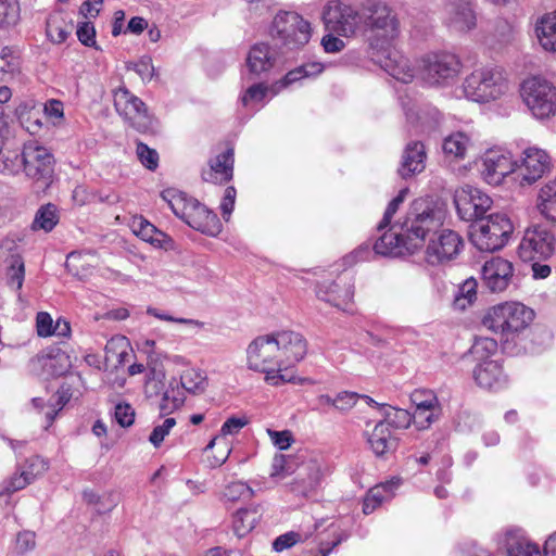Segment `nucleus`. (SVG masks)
<instances>
[{"label":"nucleus","mask_w":556,"mask_h":556,"mask_svg":"<svg viewBox=\"0 0 556 556\" xmlns=\"http://www.w3.org/2000/svg\"><path fill=\"white\" fill-rule=\"evenodd\" d=\"M363 21L370 33V58L375 65L389 68L396 65L390 43L399 36L400 22L393 10L382 1H368L362 8Z\"/></svg>","instance_id":"f257e3e1"},{"label":"nucleus","mask_w":556,"mask_h":556,"mask_svg":"<svg viewBox=\"0 0 556 556\" xmlns=\"http://www.w3.org/2000/svg\"><path fill=\"white\" fill-rule=\"evenodd\" d=\"M397 225L408 244V253L412 254L422 247L427 237L442 228L443 215L431 201L419 198L413 201L404 220Z\"/></svg>","instance_id":"f03ea898"},{"label":"nucleus","mask_w":556,"mask_h":556,"mask_svg":"<svg viewBox=\"0 0 556 556\" xmlns=\"http://www.w3.org/2000/svg\"><path fill=\"white\" fill-rule=\"evenodd\" d=\"M161 197L173 213L189 227L211 237L220 233L223 226L217 214L197 199L174 188L163 190Z\"/></svg>","instance_id":"7ed1b4c3"},{"label":"nucleus","mask_w":556,"mask_h":556,"mask_svg":"<svg viewBox=\"0 0 556 556\" xmlns=\"http://www.w3.org/2000/svg\"><path fill=\"white\" fill-rule=\"evenodd\" d=\"M534 312L519 302H506L491 307L482 324L501 339L508 342L515 334L525 330L533 320Z\"/></svg>","instance_id":"20e7f679"},{"label":"nucleus","mask_w":556,"mask_h":556,"mask_svg":"<svg viewBox=\"0 0 556 556\" xmlns=\"http://www.w3.org/2000/svg\"><path fill=\"white\" fill-rule=\"evenodd\" d=\"M279 348L275 340L274 332L258 336L247 348V366L253 371L266 374L265 380L279 386L290 381L283 375L278 374L282 370L281 359L279 358Z\"/></svg>","instance_id":"39448f33"},{"label":"nucleus","mask_w":556,"mask_h":556,"mask_svg":"<svg viewBox=\"0 0 556 556\" xmlns=\"http://www.w3.org/2000/svg\"><path fill=\"white\" fill-rule=\"evenodd\" d=\"M513 231L514 225L509 217L496 213L470 224L469 239L478 250L494 252L507 244Z\"/></svg>","instance_id":"423d86ee"},{"label":"nucleus","mask_w":556,"mask_h":556,"mask_svg":"<svg viewBox=\"0 0 556 556\" xmlns=\"http://www.w3.org/2000/svg\"><path fill=\"white\" fill-rule=\"evenodd\" d=\"M520 96L535 118H549L556 114V87L541 74L520 84Z\"/></svg>","instance_id":"0eeeda50"},{"label":"nucleus","mask_w":556,"mask_h":556,"mask_svg":"<svg viewBox=\"0 0 556 556\" xmlns=\"http://www.w3.org/2000/svg\"><path fill=\"white\" fill-rule=\"evenodd\" d=\"M114 106L118 115L137 131L147 134L155 130L157 121L146 103L125 87L114 92Z\"/></svg>","instance_id":"6e6552de"},{"label":"nucleus","mask_w":556,"mask_h":556,"mask_svg":"<svg viewBox=\"0 0 556 556\" xmlns=\"http://www.w3.org/2000/svg\"><path fill=\"white\" fill-rule=\"evenodd\" d=\"M55 160L49 149L37 141L23 146V173L40 188L50 186L54 173Z\"/></svg>","instance_id":"1a4fd4ad"},{"label":"nucleus","mask_w":556,"mask_h":556,"mask_svg":"<svg viewBox=\"0 0 556 556\" xmlns=\"http://www.w3.org/2000/svg\"><path fill=\"white\" fill-rule=\"evenodd\" d=\"M269 35L286 46L300 47L309 41L312 26L295 12H280L271 22Z\"/></svg>","instance_id":"9d476101"},{"label":"nucleus","mask_w":556,"mask_h":556,"mask_svg":"<svg viewBox=\"0 0 556 556\" xmlns=\"http://www.w3.org/2000/svg\"><path fill=\"white\" fill-rule=\"evenodd\" d=\"M466 97L476 102L495 100L508 90L503 72H471L463 84Z\"/></svg>","instance_id":"9b49d317"},{"label":"nucleus","mask_w":556,"mask_h":556,"mask_svg":"<svg viewBox=\"0 0 556 556\" xmlns=\"http://www.w3.org/2000/svg\"><path fill=\"white\" fill-rule=\"evenodd\" d=\"M556 252V236L544 225H535L526 229L518 247L521 260L546 261Z\"/></svg>","instance_id":"f8f14e48"},{"label":"nucleus","mask_w":556,"mask_h":556,"mask_svg":"<svg viewBox=\"0 0 556 556\" xmlns=\"http://www.w3.org/2000/svg\"><path fill=\"white\" fill-rule=\"evenodd\" d=\"M321 20L325 28L342 37H352L361 25V16L356 9L338 0L326 4Z\"/></svg>","instance_id":"ddd939ff"},{"label":"nucleus","mask_w":556,"mask_h":556,"mask_svg":"<svg viewBox=\"0 0 556 556\" xmlns=\"http://www.w3.org/2000/svg\"><path fill=\"white\" fill-rule=\"evenodd\" d=\"M454 203L460 219L471 224L485 218L492 206V199L480 189L466 185L455 191Z\"/></svg>","instance_id":"4468645a"},{"label":"nucleus","mask_w":556,"mask_h":556,"mask_svg":"<svg viewBox=\"0 0 556 556\" xmlns=\"http://www.w3.org/2000/svg\"><path fill=\"white\" fill-rule=\"evenodd\" d=\"M328 466L318 459L304 462L296 476L287 484V489L294 496L309 498L317 494L326 475Z\"/></svg>","instance_id":"2eb2a0df"},{"label":"nucleus","mask_w":556,"mask_h":556,"mask_svg":"<svg viewBox=\"0 0 556 556\" xmlns=\"http://www.w3.org/2000/svg\"><path fill=\"white\" fill-rule=\"evenodd\" d=\"M464 247L462 237L451 229H439L426 248L425 260L429 265H443L454 260Z\"/></svg>","instance_id":"dca6fc26"},{"label":"nucleus","mask_w":556,"mask_h":556,"mask_svg":"<svg viewBox=\"0 0 556 556\" xmlns=\"http://www.w3.org/2000/svg\"><path fill=\"white\" fill-rule=\"evenodd\" d=\"M315 293L318 300L344 312H350L354 298V282L349 274H341L334 280L318 281Z\"/></svg>","instance_id":"f3484780"},{"label":"nucleus","mask_w":556,"mask_h":556,"mask_svg":"<svg viewBox=\"0 0 556 556\" xmlns=\"http://www.w3.org/2000/svg\"><path fill=\"white\" fill-rule=\"evenodd\" d=\"M516 179L520 185H532L541 179L551 168V157L539 148H528L519 160H515Z\"/></svg>","instance_id":"a211bd4d"},{"label":"nucleus","mask_w":556,"mask_h":556,"mask_svg":"<svg viewBox=\"0 0 556 556\" xmlns=\"http://www.w3.org/2000/svg\"><path fill=\"white\" fill-rule=\"evenodd\" d=\"M516 163L509 152L503 150H488L482 156L481 175L490 185H500L503 179L515 174Z\"/></svg>","instance_id":"6ab92c4d"},{"label":"nucleus","mask_w":556,"mask_h":556,"mask_svg":"<svg viewBox=\"0 0 556 556\" xmlns=\"http://www.w3.org/2000/svg\"><path fill=\"white\" fill-rule=\"evenodd\" d=\"M277 348H279V358L282 361V369L301 362L307 353L306 339L296 331L281 330L274 332Z\"/></svg>","instance_id":"aec40b11"},{"label":"nucleus","mask_w":556,"mask_h":556,"mask_svg":"<svg viewBox=\"0 0 556 556\" xmlns=\"http://www.w3.org/2000/svg\"><path fill=\"white\" fill-rule=\"evenodd\" d=\"M319 72H287L286 76L275 84L267 86L264 84H255L247 89L241 98V102L244 106L249 103L261 102L268 93L271 97L276 96L281 89L287 88L291 84L299 81L307 77H316Z\"/></svg>","instance_id":"412c9836"},{"label":"nucleus","mask_w":556,"mask_h":556,"mask_svg":"<svg viewBox=\"0 0 556 556\" xmlns=\"http://www.w3.org/2000/svg\"><path fill=\"white\" fill-rule=\"evenodd\" d=\"M514 267L510 262L502 257H493L482 267V280L492 292L504 291L513 278Z\"/></svg>","instance_id":"4be33fe9"},{"label":"nucleus","mask_w":556,"mask_h":556,"mask_svg":"<svg viewBox=\"0 0 556 556\" xmlns=\"http://www.w3.org/2000/svg\"><path fill=\"white\" fill-rule=\"evenodd\" d=\"M500 544L507 556H541L539 545L531 542L521 528L506 529Z\"/></svg>","instance_id":"5701e85b"},{"label":"nucleus","mask_w":556,"mask_h":556,"mask_svg":"<svg viewBox=\"0 0 556 556\" xmlns=\"http://www.w3.org/2000/svg\"><path fill=\"white\" fill-rule=\"evenodd\" d=\"M476 382L484 389L498 391L504 389L508 379L503 372L502 365L496 361H484L479 363L473 369Z\"/></svg>","instance_id":"b1692460"},{"label":"nucleus","mask_w":556,"mask_h":556,"mask_svg":"<svg viewBox=\"0 0 556 556\" xmlns=\"http://www.w3.org/2000/svg\"><path fill=\"white\" fill-rule=\"evenodd\" d=\"M427 153L421 141H410L406 144L401 165L397 169L404 179L410 178L424 172L426 167Z\"/></svg>","instance_id":"393cba45"},{"label":"nucleus","mask_w":556,"mask_h":556,"mask_svg":"<svg viewBox=\"0 0 556 556\" xmlns=\"http://www.w3.org/2000/svg\"><path fill=\"white\" fill-rule=\"evenodd\" d=\"M406 239L402 236V230L399 225H393L388 231L383 232L372 245L375 254L382 256H402L408 253V244L405 243Z\"/></svg>","instance_id":"a878e982"},{"label":"nucleus","mask_w":556,"mask_h":556,"mask_svg":"<svg viewBox=\"0 0 556 556\" xmlns=\"http://www.w3.org/2000/svg\"><path fill=\"white\" fill-rule=\"evenodd\" d=\"M38 363L50 376L65 375L72 367L70 355L58 345L48 346L38 356Z\"/></svg>","instance_id":"bb28decb"},{"label":"nucleus","mask_w":556,"mask_h":556,"mask_svg":"<svg viewBox=\"0 0 556 556\" xmlns=\"http://www.w3.org/2000/svg\"><path fill=\"white\" fill-rule=\"evenodd\" d=\"M367 443L376 456L382 457L397 448L399 440L392 434L387 422L379 421L375 425L372 431L368 433Z\"/></svg>","instance_id":"cd10ccee"},{"label":"nucleus","mask_w":556,"mask_h":556,"mask_svg":"<svg viewBox=\"0 0 556 556\" xmlns=\"http://www.w3.org/2000/svg\"><path fill=\"white\" fill-rule=\"evenodd\" d=\"M203 179L214 184H225L233 176V150L227 149L210 162V169L203 172Z\"/></svg>","instance_id":"c85d7f7f"},{"label":"nucleus","mask_w":556,"mask_h":556,"mask_svg":"<svg viewBox=\"0 0 556 556\" xmlns=\"http://www.w3.org/2000/svg\"><path fill=\"white\" fill-rule=\"evenodd\" d=\"M534 33L543 50L556 52V10L536 21Z\"/></svg>","instance_id":"c756f323"},{"label":"nucleus","mask_w":556,"mask_h":556,"mask_svg":"<svg viewBox=\"0 0 556 556\" xmlns=\"http://www.w3.org/2000/svg\"><path fill=\"white\" fill-rule=\"evenodd\" d=\"M250 70H268L279 65V55L265 43H258L251 48L248 58Z\"/></svg>","instance_id":"7c9ffc66"},{"label":"nucleus","mask_w":556,"mask_h":556,"mask_svg":"<svg viewBox=\"0 0 556 556\" xmlns=\"http://www.w3.org/2000/svg\"><path fill=\"white\" fill-rule=\"evenodd\" d=\"M299 468V464L294 456L275 454L270 465L269 477L276 481H280L298 472Z\"/></svg>","instance_id":"2f4dec72"},{"label":"nucleus","mask_w":556,"mask_h":556,"mask_svg":"<svg viewBox=\"0 0 556 556\" xmlns=\"http://www.w3.org/2000/svg\"><path fill=\"white\" fill-rule=\"evenodd\" d=\"M260 518L261 514L256 508L238 509L232 519V527L237 536L243 538L252 531Z\"/></svg>","instance_id":"473e14b6"},{"label":"nucleus","mask_w":556,"mask_h":556,"mask_svg":"<svg viewBox=\"0 0 556 556\" xmlns=\"http://www.w3.org/2000/svg\"><path fill=\"white\" fill-rule=\"evenodd\" d=\"M538 207L545 217L556 220V178L541 188Z\"/></svg>","instance_id":"72a5a7b5"},{"label":"nucleus","mask_w":556,"mask_h":556,"mask_svg":"<svg viewBox=\"0 0 556 556\" xmlns=\"http://www.w3.org/2000/svg\"><path fill=\"white\" fill-rule=\"evenodd\" d=\"M469 144V137L465 132L456 131L443 140L442 149L448 156L464 159Z\"/></svg>","instance_id":"f704fd0d"},{"label":"nucleus","mask_w":556,"mask_h":556,"mask_svg":"<svg viewBox=\"0 0 556 556\" xmlns=\"http://www.w3.org/2000/svg\"><path fill=\"white\" fill-rule=\"evenodd\" d=\"M180 384L190 394H201L207 387V379L201 370L188 368L180 376Z\"/></svg>","instance_id":"c9c22d12"},{"label":"nucleus","mask_w":556,"mask_h":556,"mask_svg":"<svg viewBox=\"0 0 556 556\" xmlns=\"http://www.w3.org/2000/svg\"><path fill=\"white\" fill-rule=\"evenodd\" d=\"M381 414L383 416L381 421L387 422L389 429L390 427L394 429H406L413 422L412 414L406 409L381 405Z\"/></svg>","instance_id":"e433bc0d"},{"label":"nucleus","mask_w":556,"mask_h":556,"mask_svg":"<svg viewBox=\"0 0 556 556\" xmlns=\"http://www.w3.org/2000/svg\"><path fill=\"white\" fill-rule=\"evenodd\" d=\"M58 222L59 216L56 206L48 203L37 211L31 227L34 230L42 229L46 232H49L56 226Z\"/></svg>","instance_id":"4c0bfd02"},{"label":"nucleus","mask_w":556,"mask_h":556,"mask_svg":"<svg viewBox=\"0 0 556 556\" xmlns=\"http://www.w3.org/2000/svg\"><path fill=\"white\" fill-rule=\"evenodd\" d=\"M132 230L142 240L155 245H161L162 238L166 237L164 232L160 231L154 225L141 216L132 220Z\"/></svg>","instance_id":"58836bf2"},{"label":"nucleus","mask_w":556,"mask_h":556,"mask_svg":"<svg viewBox=\"0 0 556 556\" xmlns=\"http://www.w3.org/2000/svg\"><path fill=\"white\" fill-rule=\"evenodd\" d=\"M185 402L184 393L180 391L178 384L173 380L168 388L164 390L160 403V409L163 414H170L179 408Z\"/></svg>","instance_id":"ea45409f"},{"label":"nucleus","mask_w":556,"mask_h":556,"mask_svg":"<svg viewBox=\"0 0 556 556\" xmlns=\"http://www.w3.org/2000/svg\"><path fill=\"white\" fill-rule=\"evenodd\" d=\"M477 298V281L475 279H467L459 286L457 293L454 298V306L458 309H465Z\"/></svg>","instance_id":"a19ab883"},{"label":"nucleus","mask_w":556,"mask_h":556,"mask_svg":"<svg viewBox=\"0 0 556 556\" xmlns=\"http://www.w3.org/2000/svg\"><path fill=\"white\" fill-rule=\"evenodd\" d=\"M23 172V151H7L0 153V173L17 175Z\"/></svg>","instance_id":"79ce46f5"},{"label":"nucleus","mask_w":556,"mask_h":556,"mask_svg":"<svg viewBox=\"0 0 556 556\" xmlns=\"http://www.w3.org/2000/svg\"><path fill=\"white\" fill-rule=\"evenodd\" d=\"M7 277L11 288L15 290L22 289L25 277V266L20 255L12 256Z\"/></svg>","instance_id":"37998d69"},{"label":"nucleus","mask_w":556,"mask_h":556,"mask_svg":"<svg viewBox=\"0 0 556 556\" xmlns=\"http://www.w3.org/2000/svg\"><path fill=\"white\" fill-rule=\"evenodd\" d=\"M497 350V342L490 338H479L470 349V353L480 363L489 361L488 358Z\"/></svg>","instance_id":"c03bdc74"},{"label":"nucleus","mask_w":556,"mask_h":556,"mask_svg":"<svg viewBox=\"0 0 556 556\" xmlns=\"http://www.w3.org/2000/svg\"><path fill=\"white\" fill-rule=\"evenodd\" d=\"M400 485V479L387 481L371 488L367 495L370 496L376 504H382L384 501L392 498L393 491Z\"/></svg>","instance_id":"a18cd8bd"},{"label":"nucleus","mask_w":556,"mask_h":556,"mask_svg":"<svg viewBox=\"0 0 556 556\" xmlns=\"http://www.w3.org/2000/svg\"><path fill=\"white\" fill-rule=\"evenodd\" d=\"M71 396L72 393L70 387L62 386L58 390L55 404L49 405L48 410L46 412V428L52 425L58 415V412L64 407V405L70 401Z\"/></svg>","instance_id":"49530a36"},{"label":"nucleus","mask_w":556,"mask_h":556,"mask_svg":"<svg viewBox=\"0 0 556 556\" xmlns=\"http://www.w3.org/2000/svg\"><path fill=\"white\" fill-rule=\"evenodd\" d=\"M48 470V463L38 455L31 456L21 467V471L25 475L30 482Z\"/></svg>","instance_id":"de8ad7c7"},{"label":"nucleus","mask_w":556,"mask_h":556,"mask_svg":"<svg viewBox=\"0 0 556 556\" xmlns=\"http://www.w3.org/2000/svg\"><path fill=\"white\" fill-rule=\"evenodd\" d=\"M408 193V189L404 188L400 190L397 195L393 198L390 203L388 204L386 212L383 214V217L381 222L378 224V231H382L386 227H388L394 216V214L397 212L400 205L404 202L406 199V195Z\"/></svg>","instance_id":"09e8293b"},{"label":"nucleus","mask_w":556,"mask_h":556,"mask_svg":"<svg viewBox=\"0 0 556 556\" xmlns=\"http://www.w3.org/2000/svg\"><path fill=\"white\" fill-rule=\"evenodd\" d=\"M224 496L228 501H238L241 498H251L254 496V491L251 486H249L245 482L242 481H236L229 483L225 491Z\"/></svg>","instance_id":"8fccbe9b"},{"label":"nucleus","mask_w":556,"mask_h":556,"mask_svg":"<svg viewBox=\"0 0 556 556\" xmlns=\"http://www.w3.org/2000/svg\"><path fill=\"white\" fill-rule=\"evenodd\" d=\"M136 153L139 161L146 168L150 170H155L157 168L159 153L156 150L149 148L143 142H138Z\"/></svg>","instance_id":"3c124183"},{"label":"nucleus","mask_w":556,"mask_h":556,"mask_svg":"<svg viewBox=\"0 0 556 556\" xmlns=\"http://www.w3.org/2000/svg\"><path fill=\"white\" fill-rule=\"evenodd\" d=\"M440 412L441 410L422 409L421 407L415 408L412 414V421H414L418 429H427L439 419Z\"/></svg>","instance_id":"603ef678"},{"label":"nucleus","mask_w":556,"mask_h":556,"mask_svg":"<svg viewBox=\"0 0 556 556\" xmlns=\"http://www.w3.org/2000/svg\"><path fill=\"white\" fill-rule=\"evenodd\" d=\"M415 408L441 410L437 396L430 391H416L412 395Z\"/></svg>","instance_id":"864d4df0"},{"label":"nucleus","mask_w":556,"mask_h":556,"mask_svg":"<svg viewBox=\"0 0 556 556\" xmlns=\"http://www.w3.org/2000/svg\"><path fill=\"white\" fill-rule=\"evenodd\" d=\"M308 535H302L300 532L289 531L277 536L273 542V548L276 552H282L294 546L296 543L307 539Z\"/></svg>","instance_id":"5fc2aeb1"},{"label":"nucleus","mask_w":556,"mask_h":556,"mask_svg":"<svg viewBox=\"0 0 556 556\" xmlns=\"http://www.w3.org/2000/svg\"><path fill=\"white\" fill-rule=\"evenodd\" d=\"M176 425V420L173 417L166 418L162 425L155 426L152 430L149 441L154 447H159L164 441L165 437L169 434L173 427Z\"/></svg>","instance_id":"6e6d98bb"},{"label":"nucleus","mask_w":556,"mask_h":556,"mask_svg":"<svg viewBox=\"0 0 556 556\" xmlns=\"http://www.w3.org/2000/svg\"><path fill=\"white\" fill-rule=\"evenodd\" d=\"M361 394L356 392L342 391L334 396V408L341 413L351 410L359 400Z\"/></svg>","instance_id":"4d7b16f0"},{"label":"nucleus","mask_w":556,"mask_h":556,"mask_svg":"<svg viewBox=\"0 0 556 556\" xmlns=\"http://www.w3.org/2000/svg\"><path fill=\"white\" fill-rule=\"evenodd\" d=\"M30 483V480L25 475H23L22 471L16 472L2 484L0 495H9L16 491L23 490Z\"/></svg>","instance_id":"13d9d810"},{"label":"nucleus","mask_w":556,"mask_h":556,"mask_svg":"<svg viewBox=\"0 0 556 556\" xmlns=\"http://www.w3.org/2000/svg\"><path fill=\"white\" fill-rule=\"evenodd\" d=\"M68 31L64 27V22L60 18H51L47 24V36L54 43H61L67 38Z\"/></svg>","instance_id":"bf43d9fd"},{"label":"nucleus","mask_w":556,"mask_h":556,"mask_svg":"<svg viewBox=\"0 0 556 556\" xmlns=\"http://www.w3.org/2000/svg\"><path fill=\"white\" fill-rule=\"evenodd\" d=\"M36 546V534L33 531H22L16 535L15 553L24 555L33 551Z\"/></svg>","instance_id":"052dcab7"},{"label":"nucleus","mask_w":556,"mask_h":556,"mask_svg":"<svg viewBox=\"0 0 556 556\" xmlns=\"http://www.w3.org/2000/svg\"><path fill=\"white\" fill-rule=\"evenodd\" d=\"M114 416L121 427H130L135 421V409L127 403H118Z\"/></svg>","instance_id":"680f3d73"},{"label":"nucleus","mask_w":556,"mask_h":556,"mask_svg":"<svg viewBox=\"0 0 556 556\" xmlns=\"http://www.w3.org/2000/svg\"><path fill=\"white\" fill-rule=\"evenodd\" d=\"M147 313L151 316H154L157 319H161V320L178 323V324H182V325L190 326L193 328H202L204 326V324L202 321H199L197 319L176 318L172 315L161 313L159 309H156L154 307H148Z\"/></svg>","instance_id":"e2e57ef3"},{"label":"nucleus","mask_w":556,"mask_h":556,"mask_svg":"<svg viewBox=\"0 0 556 556\" xmlns=\"http://www.w3.org/2000/svg\"><path fill=\"white\" fill-rule=\"evenodd\" d=\"M267 433L273 442V444L278 447L279 450H287L291 446L292 442L294 441L293 435L291 431L283 430V431H276L268 429Z\"/></svg>","instance_id":"0e129e2a"},{"label":"nucleus","mask_w":556,"mask_h":556,"mask_svg":"<svg viewBox=\"0 0 556 556\" xmlns=\"http://www.w3.org/2000/svg\"><path fill=\"white\" fill-rule=\"evenodd\" d=\"M77 37L83 45L93 46L96 43V28L92 23L84 22L77 28Z\"/></svg>","instance_id":"69168bd1"},{"label":"nucleus","mask_w":556,"mask_h":556,"mask_svg":"<svg viewBox=\"0 0 556 556\" xmlns=\"http://www.w3.org/2000/svg\"><path fill=\"white\" fill-rule=\"evenodd\" d=\"M236 194H237V191H236L235 187L230 186V187L226 188L224 198L220 203L222 215L226 220L229 219V217L233 211Z\"/></svg>","instance_id":"338daca9"},{"label":"nucleus","mask_w":556,"mask_h":556,"mask_svg":"<svg viewBox=\"0 0 556 556\" xmlns=\"http://www.w3.org/2000/svg\"><path fill=\"white\" fill-rule=\"evenodd\" d=\"M37 333L39 337H48L52 334L53 320L46 312H39L36 318Z\"/></svg>","instance_id":"774afa93"}]
</instances>
